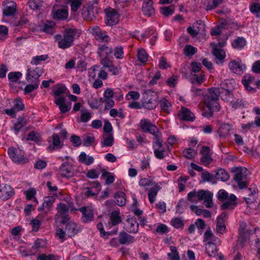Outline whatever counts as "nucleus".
Wrapping results in <instances>:
<instances>
[{
    "instance_id": "nucleus-32",
    "label": "nucleus",
    "mask_w": 260,
    "mask_h": 260,
    "mask_svg": "<svg viewBox=\"0 0 260 260\" xmlns=\"http://www.w3.org/2000/svg\"><path fill=\"white\" fill-rule=\"evenodd\" d=\"M52 145H50L48 147V150L52 151L58 148L61 147L62 145H61V142L58 135L54 134L52 135Z\"/></svg>"
},
{
    "instance_id": "nucleus-9",
    "label": "nucleus",
    "mask_w": 260,
    "mask_h": 260,
    "mask_svg": "<svg viewBox=\"0 0 260 260\" xmlns=\"http://www.w3.org/2000/svg\"><path fill=\"white\" fill-rule=\"evenodd\" d=\"M140 126L144 132L149 133L153 136L159 132L158 128L154 124L146 119H143L141 120Z\"/></svg>"
},
{
    "instance_id": "nucleus-33",
    "label": "nucleus",
    "mask_w": 260,
    "mask_h": 260,
    "mask_svg": "<svg viewBox=\"0 0 260 260\" xmlns=\"http://www.w3.org/2000/svg\"><path fill=\"white\" fill-rule=\"evenodd\" d=\"M116 204L119 206H123L126 203L125 194L122 191H119L115 194Z\"/></svg>"
},
{
    "instance_id": "nucleus-53",
    "label": "nucleus",
    "mask_w": 260,
    "mask_h": 260,
    "mask_svg": "<svg viewBox=\"0 0 260 260\" xmlns=\"http://www.w3.org/2000/svg\"><path fill=\"white\" fill-rule=\"evenodd\" d=\"M101 177H107L106 180V183L107 184H110L112 183L115 180V178L113 175H111V174L110 172L105 171H103Z\"/></svg>"
},
{
    "instance_id": "nucleus-43",
    "label": "nucleus",
    "mask_w": 260,
    "mask_h": 260,
    "mask_svg": "<svg viewBox=\"0 0 260 260\" xmlns=\"http://www.w3.org/2000/svg\"><path fill=\"white\" fill-rule=\"evenodd\" d=\"M43 4V0H29L28 2V5L30 9L33 10L40 9Z\"/></svg>"
},
{
    "instance_id": "nucleus-3",
    "label": "nucleus",
    "mask_w": 260,
    "mask_h": 260,
    "mask_svg": "<svg viewBox=\"0 0 260 260\" xmlns=\"http://www.w3.org/2000/svg\"><path fill=\"white\" fill-rule=\"evenodd\" d=\"M234 172V180L237 183L239 188L242 189L246 187L249 183L247 169L245 168H235Z\"/></svg>"
},
{
    "instance_id": "nucleus-54",
    "label": "nucleus",
    "mask_w": 260,
    "mask_h": 260,
    "mask_svg": "<svg viewBox=\"0 0 260 260\" xmlns=\"http://www.w3.org/2000/svg\"><path fill=\"white\" fill-rule=\"evenodd\" d=\"M228 37L226 35H224L222 36V38H219V42L217 44H215V43H212L211 44V45L214 47H217L218 48L221 49V48L224 47L226 44V41L228 40Z\"/></svg>"
},
{
    "instance_id": "nucleus-15",
    "label": "nucleus",
    "mask_w": 260,
    "mask_h": 260,
    "mask_svg": "<svg viewBox=\"0 0 260 260\" xmlns=\"http://www.w3.org/2000/svg\"><path fill=\"white\" fill-rule=\"evenodd\" d=\"M209 153L210 148L209 147L205 146H202L201 150V153L202 155V157L201 158V161L205 166L209 165L212 161V158L209 154Z\"/></svg>"
},
{
    "instance_id": "nucleus-23",
    "label": "nucleus",
    "mask_w": 260,
    "mask_h": 260,
    "mask_svg": "<svg viewBox=\"0 0 260 260\" xmlns=\"http://www.w3.org/2000/svg\"><path fill=\"white\" fill-rule=\"evenodd\" d=\"M112 52L113 49L112 47L105 44H100L99 45L97 53L100 57H108Z\"/></svg>"
},
{
    "instance_id": "nucleus-18",
    "label": "nucleus",
    "mask_w": 260,
    "mask_h": 260,
    "mask_svg": "<svg viewBox=\"0 0 260 260\" xmlns=\"http://www.w3.org/2000/svg\"><path fill=\"white\" fill-rule=\"evenodd\" d=\"M142 11L144 14L148 17H150L154 14L155 10L153 7L152 0L144 1Z\"/></svg>"
},
{
    "instance_id": "nucleus-36",
    "label": "nucleus",
    "mask_w": 260,
    "mask_h": 260,
    "mask_svg": "<svg viewBox=\"0 0 260 260\" xmlns=\"http://www.w3.org/2000/svg\"><path fill=\"white\" fill-rule=\"evenodd\" d=\"M206 253L209 255V256H215L216 255L217 250L216 248V245L211 242H209L206 245Z\"/></svg>"
},
{
    "instance_id": "nucleus-28",
    "label": "nucleus",
    "mask_w": 260,
    "mask_h": 260,
    "mask_svg": "<svg viewBox=\"0 0 260 260\" xmlns=\"http://www.w3.org/2000/svg\"><path fill=\"white\" fill-rule=\"evenodd\" d=\"M197 24L200 25L197 28H196V26L194 25L193 27L189 26L187 28V32L192 37L197 36L201 32V30L204 31L205 28L204 24L201 21H200V23H198V22Z\"/></svg>"
},
{
    "instance_id": "nucleus-49",
    "label": "nucleus",
    "mask_w": 260,
    "mask_h": 260,
    "mask_svg": "<svg viewBox=\"0 0 260 260\" xmlns=\"http://www.w3.org/2000/svg\"><path fill=\"white\" fill-rule=\"evenodd\" d=\"M170 250L171 251V253L168 254L169 258L171 260H180V257L176 247L174 246H171L170 247Z\"/></svg>"
},
{
    "instance_id": "nucleus-13",
    "label": "nucleus",
    "mask_w": 260,
    "mask_h": 260,
    "mask_svg": "<svg viewBox=\"0 0 260 260\" xmlns=\"http://www.w3.org/2000/svg\"><path fill=\"white\" fill-rule=\"evenodd\" d=\"M55 201V198L53 197H46L44 199L42 205L38 208L39 211H44L45 213L51 211L53 204Z\"/></svg>"
},
{
    "instance_id": "nucleus-19",
    "label": "nucleus",
    "mask_w": 260,
    "mask_h": 260,
    "mask_svg": "<svg viewBox=\"0 0 260 260\" xmlns=\"http://www.w3.org/2000/svg\"><path fill=\"white\" fill-rule=\"evenodd\" d=\"M236 82L234 80H225L220 83V87L225 91V95L230 96L232 91L235 88Z\"/></svg>"
},
{
    "instance_id": "nucleus-58",
    "label": "nucleus",
    "mask_w": 260,
    "mask_h": 260,
    "mask_svg": "<svg viewBox=\"0 0 260 260\" xmlns=\"http://www.w3.org/2000/svg\"><path fill=\"white\" fill-rule=\"evenodd\" d=\"M161 134L160 132H158L156 134L153 135V139L155 140V144L160 148L162 147V140L161 139Z\"/></svg>"
},
{
    "instance_id": "nucleus-21",
    "label": "nucleus",
    "mask_w": 260,
    "mask_h": 260,
    "mask_svg": "<svg viewBox=\"0 0 260 260\" xmlns=\"http://www.w3.org/2000/svg\"><path fill=\"white\" fill-rule=\"evenodd\" d=\"M226 215L225 213H222L217 219L216 231L218 233L222 234L225 230V225L224 224Z\"/></svg>"
},
{
    "instance_id": "nucleus-51",
    "label": "nucleus",
    "mask_w": 260,
    "mask_h": 260,
    "mask_svg": "<svg viewBox=\"0 0 260 260\" xmlns=\"http://www.w3.org/2000/svg\"><path fill=\"white\" fill-rule=\"evenodd\" d=\"M31 84L27 85L24 89V92L25 94H27L34 90L35 89H36L38 88L39 82L37 81V82H33L31 83Z\"/></svg>"
},
{
    "instance_id": "nucleus-27",
    "label": "nucleus",
    "mask_w": 260,
    "mask_h": 260,
    "mask_svg": "<svg viewBox=\"0 0 260 260\" xmlns=\"http://www.w3.org/2000/svg\"><path fill=\"white\" fill-rule=\"evenodd\" d=\"M237 198L234 194H230L229 200L221 205V209L222 210L233 209L237 205L235 202Z\"/></svg>"
},
{
    "instance_id": "nucleus-38",
    "label": "nucleus",
    "mask_w": 260,
    "mask_h": 260,
    "mask_svg": "<svg viewBox=\"0 0 260 260\" xmlns=\"http://www.w3.org/2000/svg\"><path fill=\"white\" fill-rule=\"evenodd\" d=\"M231 127L229 124H222L220 126L218 133L220 138L225 137L230 134Z\"/></svg>"
},
{
    "instance_id": "nucleus-61",
    "label": "nucleus",
    "mask_w": 260,
    "mask_h": 260,
    "mask_svg": "<svg viewBox=\"0 0 260 260\" xmlns=\"http://www.w3.org/2000/svg\"><path fill=\"white\" fill-rule=\"evenodd\" d=\"M172 225L175 228H182L184 223L182 220L179 218H175L171 220Z\"/></svg>"
},
{
    "instance_id": "nucleus-57",
    "label": "nucleus",
    "mask_w": 260,
    "mask_h": 260,
    "mask_svg": "<svg viewBox=\"0 0 260 260\" xmlns=\"http://www.w3.org/2000/svg\"><path fill=\"white\" fill-rule=\"evenodd\" d=\"M248 191L250 192V194H249V197H244L245 201L247 203H252L254 200V197L256 194V191L254 188L253 189L252 188H249L248 189Z\"/></svg>"
},
{
    "instance_id": "nucleus-26",
    "label": "nucleus",
    "mask_w": 260,
    "mask_h": 260,
    "mask_svg": "<svg viewBox=\"0 0 260 260\" xmlns=\"http://www.w3.org/2000/svg\"><path fill=\"white\" fill-rule=\"evenodd\" d=\"M79 230V229L77 224L73 221L69 222L66 226V231L67 232L68 236L70 237H72L77 234Z\"/></svg>"
},
{
    "instance_id": "nucleus-39",
    "label": "nucleus",
    "mask_w": 260,
    "mask_h": 260,
    "mask_svg": "<svg viewBox=\"0 0 260 260\" xmlns=\"http://www.w3.org/2000/svg\"><path fill=\"white\" fill-rule=\"evenodd\" d=\"M213 54L219 62L222 61L225 57V52L223 50L217 47L213 48Z\"/></svg>"
},
{
    "instance_id": "nucleus-44",
    "label": "nucleus",
    "mask_w": 260,
    "mask_h": 260,
    "mask_svg": "<svg viewBox=\"0 0 260 260\" xmlns=\"http://www.w3.org/2000/svg\"><path fill=\"white\" fill-rule=\"evenodd\" d=\"M27 124L26 120L24 117H19L18 119L17 122L14 124V128L15 131L17 134L21 128Z\"/></svg>"
},
{
    "instance_id": "nucleus-62",
    "label": "nucleus",
    "mask_w": 260,
    "mask_h": 260,
    "mask_svg": "<svg viewBox=\"0 0 260 260\" xmlns=\"http://www.w3.org/2000/svg\"><path fill=\"white\" fill-rule=\"evenodd\" d=\"M100 101L101 103H105V109H109L114 106V101L112 99H100Z\"/></svg>"
},
{
    "instance_id": "nucleus-17",
    "label": "nucleus",
    "mask_w": 260,
    "mask_h": 260,
    "mask_svg": "<svg viewBox=\"0 0 260 260\" xmlns=\"http://www.w3.org/2000/svg\"><path fill=\"white\" fill-rule=\"evenodd\" d=\"M3 14L7 16L14 15L16 11V4L13 2H8L3 4Z\"/></svg>"
},
{
    "instance_id": "nucleus-4",
    "label": "nucleus",
    "mask_w": 260,
    "mask_h": 260,
    "mask_svg": "<svg viewBox=\"0 0 260 260\" xmlns=\"http://www.w3.org/2000/svg\"><path fill=\"white\" fill-rule=\"evenodd\" d=\"M158 95L156 92L149 90L143 95L142 105L146 109L151 110L157 105Z\"/></svg>"
},
{
    "instance_id": "nucleus-22",
    "label": "nucleus",
    "mask_w": 260,
    "mask_h": 260,
    "mask_svg": "<svg viewBox=\"0 0 260 260\" xmlns=\"http://www.w3.org/2000/svg\"><path fill=\"white\" fill-rule=\"evenodd\" d=\"M126 230L129 233H137L139 230V224L136 219L128 218L126 220Z\"/></svg>"
},
{
    "instance_id": "nucleus-24",
    "label": "nucleus",
    "mask_w": 260,
    "mask_h": 260,
    "mask_svg": "<svg viewBox=\"0 0 260 260\" xmlns=\"http://www.w3.org/2000/svg\"><path fill=\"white\" fill-rule=\"evenodd\" d=\"M230 70L234 73L240 74L245 70L246 66L244 64H240L236 61H232L229 63Z\"/></svg>"
},
{
    "instance_id": "nucleus-10",
    "label": "nucleus",
    "mask_w": 260,
    "mask_h": 260,
    "mask_svg": "<svg viewBox=\"0 0 260 260\" xmlns=\"http://www.w3.org/2000/svg\"><path fill=\"white\" fill-rule=\"evenodd\" d=\"M60 174L65 177H71L75 174L74 167L68 164L63 163L59 169Z\"/></svg>"
},
{
    "instance_id": "nucleus-45",
    "label": "nucleus",
    "mask_w": 260,
    "mask_h": 260,
    "mask_svg": "<svg viewBox=\"0 0 260 260\" xmlns=\"http://www.w3.org/2000/svg\"><path fill=\"white\" fill-rule=\"evenodd\" d=\"M48 58V55H41L34 56L32 58L30 63L33 65H38L42 61H45Z\"/></svg>"
},
{
    "instance_id": "nucleus-59",
    "label": "nucleus",
    "mask_w": 260,
    "mask_h": 260,
    "mask_svg": "<svg viewBox=\"0 0 260 260\" xmlns=\"http://www.w3.org/2000/svg\"><path fill=\"white\" fill-rule=\"evenodd\" d=\"M54 23L53 22H49L47 24H45L42 28L43 31L52 35L53 34V26L54 25Z\"/></svg>"
},
{
    "instance_id": "nucleus-40",
    "label": "nucleus",
    "mask_w": 260,
    "mask_h": 260,
    "mask_svg": "<svg viewBox=\"0 0 260 260\" xmlns=\"http://www.w3.org/2000/svg\"><path fill=\"white\" fill-rule=\"evenodd\" d=\"M159 188L158 186L157 185H155L154 187H151V189L149 190V192L148 193V198L149 202L151 203H154L155 197L157 195V192L159 190Z\"/></svg>"
},
{
    "instance_id": "nucleus-56",
    "label": "nucleus",
    "mask_w": 260,
    "mask_h": 260,
    "mask_svg": "<svg viewBox=\"0 0 260 260\" xmlns=\"http://www.w3.org/2000/svg\"><path fill=\"white\" fill-rule=\"evenodd\" d=\"M183 153L184 156L188 159L193 158L197 153L196 151L190 148L184 149Z\"/></svg>"
},
{
    "instance_id": "nucleus-35",
    "label": "nucleus",
    "mask_w": 260,
    "mask_h": 260,
    "mask_svg": "<svg viewBox=\"0 0 260 260\" xmlns=\"http://www.w3.org/2000/svg\"><path fill=\"white\" fill-rule=\"evenodd\" d=\"M22 74L20 72H10L8 75V79L10 82V85L13 86L15 83H16L22 77Z\"/></svg>"
},
{
    "instance_id": "nucleus-64",
    "label": "nucleus",
    "mask_w": 260,
    "mask_h": 260,
    "mask_svg": "<svg viewBox=\"0 0 260 260\" xmlns=\"http://www.w3.org/2000/svg\"><path fill=\"white\" fill-rule=\"evenodd\" d=\"M140 98V94L137 91H131L129 92L126 95V99L127 101H129L131 100H136Z\"/></svg>"
},
{
    "instance_id": "nucleus-11",
    "label": "nucleus",
    "mask_w": 260,
    "mask_h": 260,
    "mask_svg": "<svg viewBox=\"0 0 260 260\" xmlns=\"http://www.w3.org/2000/svg\"><path fill=\"white\" fill-rule=\"evenodd\" d=\"M14 193L12 187L8 184H2L0 185V198L3 200L9 199Z\"/></svg>"
},
{
    "instance_id": "nucleus-12",
    "label": "nucleus",
    "mask_w": 260,
    "mask_h": 260,
    "mask_svg": "<svg viewBox=\"0 0 260 260\" xmlns=\"http://www.w3.org/2000/svg\"><path fill=\"white\" fill-rule=\"evenodd\" d=\"M179 118L182 120L192 121L195 118L194 114L187 108L182 107L178 114Z\"/></svg>"
},
{
    "instance_id": "nucleus-20",
    "label": "nucleus",
    "mask_w": 260,
    "mask_h": 260,
    "mask_svg": "<svg viewBox=\"0 0 260 260\" xmlns=\"http://www.w3.org/2000/svg\"><path fill=\"white\" fill-rule=\"evenodd\" d=\"M134 237L128 234L125 232H121L119 234V242L121 245L129 244L135 242Z\"/></svg>"
},
{
    "instance_id": "nucleus-7",
    "label": "nucleus",
    "mask_w": 260,
    "mask_h": 260,
    "mask_svg": "<svg viewBox=\"0 0 260 260\" xmlns=\"http://www.w3.org/2000/svg\"><path fill=\"white\" fill-rule=\"evenodd\" d=\"M213 193L208 190H200L198 192V199L199 201L204 200V204L207 208L213 206Z\"/></svg>"
},
{
    "instance_id": "nucleus-52",
    "label": "nucleus",
    "mask_w": 260,
    "mask_h": 260,
    "mask_svg": "<svg viewBox=\"0 0 260 260\" xmlns=\"http://www.w3.org/2000/svg\"><path fill=\"white\" fill-rule=\"evenodd\" d=\"M138 58L141 62H145L148 59V54L143 49H139L138 51Z\"/></svg>"
},
{
    "instance_id": "nucleus-46",
    "label": "nucleus",
    "mask_w": 260,
    "mask_h": 260,
    "mask_svg": "<svg viewBox=\"0 0 260 260\" xmlns=\"http://www.w3.org/2000/svg\"><path fill=\"white\" fill-rule=\"evenodd\" d=\"M246 45V41L243 38H238L232 43L234 48L241 49Z\"/></svg>"
},
{
    "instance_id": "nucleus-50",
    "label": "nucleus",
    "mask_w": 260,
    "mask_h": 260,
    "mask_svg": "<svg viewBox=\"0 0 260 260\" xmlns=\"http://www.w3.org/2000/svg\"><path fill=\"white\" fill-rule=\"evenodd\" d=\"M184 51L186 56H190L197 52V49L190 45H186L184 48Z\"/></svg>"
},
{
    "instance_id": "nucleus-41",
    "label": "nucleus",
    "mask_w": 260,
    "mask_h": 260,
    "mask_svg": "<svg viewBox=\"0 0 260 260\" xmlns=\"http://www.w3.org/2000/svg\"><path fill=\"white\" fill-rule=\"evenodd\" d=\"M205 80V75L202 73L199 74H194L193 78L191 79V82L192 84H197L198 85H201Z\"/></svg>"
},
{
    "instance_id": "nucleus-63",
    "label": "nucleus",
    "mask_w": 260,
    "mask_h": 260,
    "mask_svg": "<svg viewBox=\"0 0 260 260\" xmlns=\"http://www.w3.org/2000/svg\"><path fill=\"white\" fill-rule=\"evenodd\" d=\"M37 191L34 188H30L25 191V195L28 200H32L36 194Z\"/></svg>"
},
{
    "instance_id": "nucleus-55",
    "label": "nucleus",
    "mask_w": 260,
    "mask_h": 260,
    "mask_svg": "<svg viewBox=\"0 0 260 260\" xmlns=\"http://www.w3.org/2000/svg\"><path fill=\"white\" fill-rule=\"evenodd\" d=\"M43 241L41 239H37L35 241L34 245L31 247L30 254H35L38 249L42 246Z\"/></svg>"
},
{
    "instance_id": "nucleus-34",
    "label": "nucleus",
    "mask_w": 260,
    "mask_h": 260,
    "mask_svg": "<svg viewBox=\"0 0 260 260\" xmlns=\"http://www.w3.org/2000/svg\"><path fill=\"white\" fill-rule=\"evenodd\" d=\"M215 177L217 179L220 180L222 181H226L229 179L230 175L225 170L219 169L216 173Z\"/></svg>"
},
{
    "instance_id": "nucleus-8",
    "label": "nucleus",
    "mask_w": 260,
    "mask_h": 260,
    "mask_svg": "<svg viewBox=\"0 0 260 260\" xmlns=\"http://www.w3.org/2000/svg\"><path fill=\"white\" fill-rule=\"evenodd\" d=\"M106 13L107 25L112 26L116 24L119 21V15L117 12L113 9L108 8L105 10Z\"/></svg>"
},
{
    "instance_id": "nucleus-2",
    "label": "nucleus",
    "mask_w": 260,
    "mask_h": 260,
    "mask_svg": "<svg viewBox=\"0 0 260 260\" xmlns=\"http://www.w3.org/2000/svg\"><path fill=\"white\" fill-rule=\"evenodd\" d=\"M219 94V89L218 88H212L209 89V93L205 95V104L206 106L213 108L215 111H218L220 106L217 102Z\"/></svg>"
},
{
    "instance_id": "nucleus-48",
    "label": "nucleus",
    "mask_w": 260,
    "mask_h": 260,
    "mask_svg": "<svg viewBox=\"0 0 260 260\" xmlns=\"http://www.w3.org/2000/svg\"><path fill=\"white\" fill-rule=\"evenodd\" d=\"M65 4H71L72 11L76 12L81 6L82 3L80 0H66Z\"/></svg>"
},
{
    "instance_id": "nucleus-25",
    "label": "nucleus",
    "mask_w": 260,
    "mask_h": 260,
    "mask_svg": "<svg viewBox=\"0 0 260 260\" xmlns=\"http://www.w3.org/2000/svg\"><path fill=\"white\" fill-rule=\"evenodd\" d=\"M95 37L99 42H109L110 38L107 35L106 32L102 31L99 28H95L94 30Z\"/></svg>"
},
{
    "instance_id": "nucleus-31",
    "label": "nucleus",
    "mask_w": 260,
    "mask_h": 260,
    "mask_svg": "<svg viewBox=\"0 0 260 260\" xmlns=\"http://www.w3.org/2000/svg\"><path fill=\"white\" fill-rule=\"evenodd\" d=\"M68 11L66 9H59L53 12V18L55 19H64L68 17Z\"/></svg>"
},
{
    "instance_id": "nucleus-30",
    "label": "nucleus",
    "mask_w": 260,
    "mask_h": 260,
    "mask_svg": "<svg viewBox=\"0 0 260 260\" xmlns=\"http://www.w3.org/2000/svg\"><path fill=\"white\" fill-rule=\"evenodd\" d=\"M114 138L111 134H104L102 137L101 144L103 147L112 146L113 144Z\"/></svg>"
},
{
    "instance_id": "nucleus-47",
    "label": "nucleus",
    "mask_w": 260,
    "mask_h": 260,
    "mask_svg": "<svg viewBox=\"0 0 260 260\" xmlns=\"http://www.w3.org/2000/svg\"><path fill=\"white\" fill-rule=\"evenodd\" d=\"M67 88L62 85H58L53 89V92L56 98L60 97V95L66 92Z\"/></svg>"
},
{
    "instance_id": "nucleus-16",
    "label": "nucleus",
    "mask_w": 260,
    "mask_h": 260,
    "mask_svg": "<svg viewBox=\"0 0 260 260\" xmlns=\"http://www.w3.org/2000/svg\"><path fill=\"white\" fill-rule=\"evenodd\" d=\"M66 98L64 96H60L55 98L54 103L59 107L61 113H64L68 112L71 108V104L69 105L65 103Z\"/></svg>"
},
{
    "instance_id": "nucleus-6",
    "label": "nucleus",
    "mask_w": 260,
    "mask_h": 260,
    "mask_svg": "<svg viewBox=\"0 0 260 260\" xmlns=\"http://www.w3.org/2000/svg\"><path fill=\"white\" fill-rule=\"evenodd\" d=\"M43 73V69L41 68H28L26 74L27 82L29 83H36L37 81H39L40 82L39 78L42 75Z\"/></svg>"
},
{
    "instance_id": "nucleus-5",
    "label": "nucleus",
    "mask_w": 260,
    "mask_h": 260,
    "mask_svg": "<svg viewBox=\"0 0 260 260\" xmlns=\"http://www.w3.org/2000/svg\"><path fill=\"white\" fill-rule=\"evenodd\" d=\"M56 210L57 212L55 216V219L59 220L60 219L59 221L63 224L67 223L70 220L69 207L65 204L60 203L58 204Z\"/></svg>"
},
{
    "instance_id": "nucleus-42",
    "label": "nucleus",
    "mask_w": 260,
    "mask_h": 260,
    "mask_svg": "<svg viewBox=\"0 0 260 260\" xmlns=\"http://www.w3.org/2000/svg\"><path fill=\"white\" fill-rule=\"evenodd\" d=\"M161 109L165 113H169L172 110L171 103L166 99H163L160 101Z\"/></svg>"
},
{
    "instance_id": "nucleus-37",
    "label": "nucleus",
    "mask_w": 260,
    "mask_h": 260,
    "mask_svg": "<svg viewBox=\"0 0 260 260\" xmlns=\"http://www.w3.org/2000/svg\"><path fill=\"white\" fill-rule=\"evenodd\" d=\"M79 161L86 165H89L93 163L94 158L92 156H88L84 152L81 153L79 155Z\"/></svg>"
},
{
    "instance_id": "nucleus-1",
    "label": "nucleus",
    "mask_w": 260,
    "mask_h": 260,
    "mask_svg": "<svg viewBox=\"0 0 260 260\" xmlns=\"http://www.w3.org/2000/svg\"><path fill=\"white\" fill-rule=\"evenodd\" d=\"M79 36L78 30L75 28H68L64 29L63 36L57 35L55 38L58 41V47L63 49L70 48L73 44L75 37Z\"/></svg>"
},
{
    "instance_id": "nucleus-60",
    "label": "nucleus",
    "mask_w": 260,
    "mask_h": 260,
    "mask_svg": "<svg viewBox=\"0 0 260 260\" xmlns=\"http://www.w3.org/2000/svg\"><path fill=\"white\" fill-rule=\"evenodd\" d=\"M187 199L191 203H196L199 201L198 199V192L196 190L189 192L187 195Z\"/></svg>"
},
{
    "instance_id": "nucleus-29",
    "label": "nucleus",
    "mask_w": 260,
    "mask_h": 260,
    "mask_svg": "<svg viewBox=\"0 0 260 260\" xmlns=\"http://www.w3.org/2000/svg\"><path fill=\"white\" fill-rule=\"evenodd\" d=\"M110 221L108 223L110 226H115L120 223L122 219L120 216V212L118 211L112 212L110 217Z\"/></svg>"
},
{
    "instance_id": "nucleus-14",
    "label": "nucleus",
    "mask_w": 260,
    "mask_h": 260,
    "mask_svg": "<svg viewBox=\"0 0 260 260\" xmlns=\"http://www.w3.org/2000/svg\"><path fill=\"white\" fill-rule=\"evenodd\" d=\"M82 213V221L84 223H88L93 220V213L92 209L90 207H83L80 209Z\"/></svg>"
}]
</instances>
